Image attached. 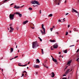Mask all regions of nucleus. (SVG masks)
<instances>
[{
  "label": "nucleus",
  "mask_w": 79,
  "mask_h": 79,
  "mask_svg": "<svg viewBox=\"0 0 79 79\" xmlns=\"http://www.w3.org/2000/svg\"><path fill=\"white\" fill-rule=\"evenodd\" d=\"M39 44H38L37 41H36L33 42V48H37V47H39Z\"/></svg>",
  "instance_id": "1"
},
{
  "label": "nucleus",
  "mask_w": 79,
  "mask_h": 79,
  "mask_svg": "<svg viewBox=\"0 0 79 79\" xmlns=\"http://www.w3.org/2000/svg\"><path fill=\"white\" fill-rule=\"evenodd\" d=\"M41 26H42V28L44 32H43V31H42V30H40V31L41 33H42V34H45V28L44 27V25L43 24H42Z\"/></svg>",
  "instance_id": "2"
},
{
  "label": "nucleus",
  "mask_w": 79,
  "mask_h": 79,
  "mask_svg": "<svg viewBox=\"0 0 79 79\" xmlns=\"http://www.w3.org/2000/svg\"><path fill=\"white\" fill-rule=\"evenodd\" d=\"M31 3L33 5H35V4H37V5H40V4L39 3V2L37 1H36L35 0L34 1H33Z\"/></svg>",
  "instance_id": "3"
},
{
  "label": "nucleus",
  "mask_w": 79,
  "mask_h": 79,
  "mask_svg": "<svg viewBox=\"0 0 79 79\" xmlns=\"http://www.w3.org/2000/svg\"><path fill=\"white\" fill-rule=\"evenodd\" d=\"M15 13H14L13 15L12 14H10L9 18L10 19H11V20L13 19H14V16H15Z\"/></svg>",
  "instance_id": "4"
},
{
  "label": "nucleus",
  "mask_w": 79,
  "mask_h": 79,
  "mask_svg": "<svg viewBox=\"0 0 79 79\" xmlns=\"http://www.w3.org/2000/svg\"><path fill=\"white\" fill-rule=\"evenodd\" d=\"M53 48H58V45L56 44H55L53 46Z\"/></svg>",
  "instance_id": "5"
},
{
  "label": "nucleus",
  "mask_w": 79,
  "mask_h": 79,
  "mask_svg": "<svg viewBox=\"0 0 79 79\" xmlns=\"http://www.w3.org/2000/svg\"><path fill=\"white\" fill-rule=\"evenodd\" d=\"M15 15H18L19 17H21V16H22V14H20V13L18 12H16L15 13Z\"/></svg>",
  "instance_id": "6"
},
{
  "label": "nucleus",
  "mask_w": 79,
  "mask_h": 79,
  "mask_svg": "<svg viewBox=\"0 0 79 79\" xmlns=\"http://www.w3.org/2000/svg\"><path fill=\"white\" fill-rule=\"evenodd\" d=\"M10 32H13V31L14 30V29L11 27H10Z\"/></svg>",
  "instance_id": "7"
},
{
  "label": "nucleus",
  "mask_w": 79,
  "mask_h": 79,
  "mask_svg": "<svg viewBox=\"0 0 79 79\" xmlns=\"http://www.w3.org/2000/svg\"><path fill=\"white\" fill-rule=\"evenodd\" d=\"M34 68H39V65L34 64Z\"/></svg>",
  "instance_id": "8"
},
{
  "label": "nucleus",
  "mask_w": 79,
  "mask_h": 79,
  "mask_svg": "<svg viewBox=\"0 0 79 79\" xmlns=\"http://www.w3.org/2000/svg\"><path fill=\"white\" fill-rule=\"evenodd\" d=\"M14 8H16V9H19V8H20V7L18 6L15 5Z\"/></svg>",
  "instance_id": "9"
},
{
  "label": "nucleus",
  "mask_w": 79,
  "mask_h": 79,
  "mask_svg": "<svg viewBox=\"0 0 79 79\" xmlns=\"http://www.w3.org/2000/svg\"><path fill=\"white\" fill-rule=\"evenodd\" d=\"M70 70V69H68L66 70V72L65 73V74H68L69 72H70V71H69Z\"/></svg>",
  "instance_id": "10"
},
{
  "label": "nucleus",
  "mask_w": 79,
  "mask_h": 79,
  "mask_svg": "<svg viewBox=\"0 0 79 79\" xmlns=\"http://www.w3.org/2000/svg\"><path fill=\"white\" fill-rule=\"evenodd\" d=\"M72 11L73 13V11H74V12H75V13H78V12H77V10H75V9L73 8L72 9Z\"/></svg>",
  "instance_id": "11"
},
{
  "label": "nucleus",
  "mask_w": 79,
  "mask_h": 79,
  "mask_svg": "<svg viewBox=\"0 0 79 79\" xmlns=\"http://www.w3.org/2000/svg\"><path fill=\"white\" fill-rule=\"evenodd\" d=\"M52 61H54V62H55V63L57 62V60L54 59L53 58L52 59Z\"/></svg>",
  "instance_id": "12"
},
{
  "label": "nucleus",
  "mask_w": 79,
  "mask_h": 79,
  "mask_svg": "<svg viewBox=\"0 0 79 79\" xmlns=\"http://www.w3.org/2000/svg\"><path fill=\"white\" fill-rule=\"evenodd\" d=\"M36 63H40V61L39 60V59H37L36 60Z\"/></svg>",
  "instance_id": "13"
},
{
  "label": "nucleus",
  "mask_w": 79,
  "mask_h": 79,
  "mask_svg": "<svg viewBox=\"0 0 79 79\" xmlns=\"http://www.w3.org/2000/svg\"><path fill=\"white\" fill-rule=\"evenodd\" d=\"M52 76H51V77H53L55 76V73L54 72L52 73Z\"/></svg>",
  "instance_id": "14"
},
{
  "label": "nucleus",
  "mask_w": 79,
  "mask_h": 79,
  "mask_svg": "<svg viewBox=\"0 0 79 79\" xmlns=\"http://www.w3.org/2000/svg\"><path fill=\"white\" fill-rule=\"evenodd\" d=\"M28 22V21L27 20L25 21L23 23V24H26Z\"/></svg>",
  "instance_id": "15"
},
{
  "label": "nucleus",
  "mask_w": 79,
  "mask_h": 79,
  "mask_svg": "<svg viewBox=\"0 0 79 79\" xmlns=\"http://www.w3.org/2000/svg\"><path fill=\"white\" fill-rule=\"evenodd\" d=\"M71 60H69V61L68 62V64H69V65H70V64H71Z\"/></svg>",
  "instance_id": "16"
},
{
  "label": "nucleus",
  "mask_w": 79,
  "mask_h": 79,
  "mask_svg": "<svg viewBox=\"0 0 79 79\" xmlns=\"http://www.w3.org/2000/svg\"><path fill=\"white\" fill-rule=\"evenodd\" d=\"M50 42H55V40H50Z\"/></svg>",
  "instance_id": "17"
},
{
  "label": "nucleus",
  "mask_w": 79,
  "mask_h": 79,
  "mask_svg": "<svg viewBox=\"0 0 79 79\" xmlns=\"http://www.w3.org/2000/svg\"><path fill=\"white\" fill-rule=\"evenodd\" d=\"M67 50H65L63 51V52H64V53H67Z\"/></svg>",
  "instance_id": "18"
},
{
  "label": "nucleus",
  "mask_w": 79,
  "mask_h": 79,
  "mask_svg": "<svg viewBox=\"0 0 79 79\" xmlns=\"http://www.w3.org/2000/svg\"><path fill=\"white\" fill-rule=\"evenodd\" d=\"M27 65V64H26L23 65H19V66H26Z\"/></svg>",
  "instance_id": "19"
},
{
  "label": "nucleus",
  "mask_w": 79,
  "mask_h": 79,
  "mask_svg": "<svg viewBox=\"0 0 79 79\" xmlns=\"http://www.w3.org/2000/svg\"><path fill=\"white\" fill-rule=\"evenodd\" d=\"M13 48H10V52H13Z\"/></svg>",
  "instance_id": "20"
},
{
  "label": "nucleus",
  "mask_w": 79,
  "mask_h": 79,
  "mask_svg": "<svg viewBox=\"0 0 79 79\" xmlns=\"http://www.w3.org/2000/svg\"><path fill=\"white\" fill-rule=\"evenodd\" d=\"M41 51H42V53L43 55L44 54V50H43V49H42Z\"/></svg>",
  "instance_id": "21"
},
{
  "label": "nucleus",
  "mask_w": 79,
  "mask_h": 79,
  "mask_svg": "<svg viewBox=\"0 0 79 79\" xmlns=\"http://www.w3.org/2000/svg\"><path fill=\"white\" fill-rule=\"evenodd\" d=\"M53 16V15L52 14H50L49 15V16H50V17H52Z\"/></svg>",
  "instance_id": "22"
},
{
  "label": "nucleus",
  "mask_w": 79,
  "mask_h": 79,
  "mask_svg": "<svg viewBox=\"0 0 79 79\" xmlns=\"http://www.w3.org/2000/svg\"><path fill=\"white\" fill-rule=\"evenodd\" d=\"M38 39H39L40 40L41 42H42V39H41V38H40V37H38Z\"/></svg>",
  "instance_id": "23"
},
{
  "label": "nucleus",
  "mask_w": 79,
  "mask_h": 79,
  "mask_svg": "<svg viewBox=\"0 0 79 79\" xmlns=\"http://www.w3.org/2000/svg\"><path fill=\"white\" fill-rule=\"evenodd\" d=\"M29 10H32V8L31 7H29Z\"/></svg>",
  "instance_id": "24"
},
{
  "label": "nucleus",
  "mask_w": 79,
  "mask_h": 79,
  "mask_svg": "<svg viewBox=\"0 0 79 79\" xmlns=\"http://www.w3.org/2000/svg\"><path fill=\"white\" fill-rule=\"evenodd\" d=\"M53 28H50V30L51 31H52V30H53Z\"/></svg>",
  "instance_id": "25"
},
{
  "label": "nucleus",
  "mask_w": 79,
  "mask_h": 79,
  "mask_svg": "<svg viewBox=\"0 0 79 79\" xmlns=\"http://www.w3.org/2000/svg\"><path fill=\"white\" fill-rule=\"evenodd\" d=\"M66 33L65 34L66 35H68V32L67 31L66 32Z\"/></svg>",
  "instance_id": "26"
},
{
  "label": "nucleus",
  "mask_w": 79,
  "mask_h": 79,
  "mask_svg": "<svg viewBox=\"0 0 79 79\" xmlns=\"http://www.w3.org/2000/svg\"><path fill=\"white\" fill-rule=\"evenodd\" d=\"M18 56H15V57H14V59H15V58H18Z\"/></svg>",
  "instance_id": "27"
},
{
  "label": "nucleus",
  "mask_w": 79,
  "mask_h": 79,
  "mask_svg": "<svg viewBox=\"0 0 79 79\" xmlns=\"http://www.w3.org/2000/svg\"><path fill=\"white\" fill-rule=\"evenodd\" d=\"M56 5H60V3H59V2H58L57 4V3H56Z\"/></svg>",
  "instance_id": "28"
},
{
  "label": "nucleus",
  "mask_w": 79,
  "mask_h": 79,
  "mask_svg": "<svg viewBox=\"0 0 79 79\" xmlns=\"http://www.w3.org/2000/svg\"><path fill=\"white\" fill-rule=\"evenodd\" d=\"M51 50H53V48L52 47H51Z\"/></svg>",
  "instance_id": "29"
},
{
  "label": "nucleus",
  "mask_w": 79,
  "mask_h": 79,
  "mask_svg": "<svg viewBox=\"0 0 79 79\" xmlns=\"http://www.w3.org/2000/svg\"><path fill=\"white\" fill-rule=\"evenodd\" d=\"M22 76L21 77H23V76H24V74L23 73V74H22Z\"/></svg>",
  "instance_id": "30"
},
{
  "label": "nucleus",
  "mask_w": 79,
  "mask_h": 79,
  "mask_svg": "<svg viewBox=\"0 0 79 79\" xmlns=\"http://www.w3.org/2000/svg\"><path fill=\"white\" fill-rule=\"evenodd\" d=\"M77 13V16L78 17H79V13H78H78Z\"/></svg>",
  "instance_id": "31"
},
{
  "label": "nucleus",
  "mask_w": 79,
  "mask_h": 79,
  "mask_svg": "<svg viewBox=\"0 0 79 79\" xmlns=\"http://www.w3.org/2000/svg\"><path fill=\"white\" fill-rule=\"evenodd\" d=\"M47 60H46L44 62V63H47Z\"/></svg>",
  "instance_id": "32"
},
{
  "label": "nucleus",
  "mask_w": 79,
  "mask_h": 79,
  "mask_svg": "<svg viewBox=\"0 0 79 79\" xmlns=\"http://www.w3.org/2000/svg\"><path fill=\"white\" fill-rule=\"evenodd\" d=\"M58 2H59V3H60L61 2V0H58Z\"/></svg>",
  "instance_id": "33"
},
{
  "label": "nucleus",
  "mask_w": 79,
  "mask_h": 79,
  "mask_svg": "<svg viewBox=\"0 0 79 79\" xmlns=\"http://www.w3.org/2000/svg\"><path fill=\"white\" fill-rule=\"evenodd\" d=\"M13 59H14V58H12L10 59V60H13Z\"/></svg>",
  "instance_id": "34"
},
{
  "label": "nucleus",
  "mask_w": 79,
  "mask_h": 79,
  "mask_svg": "<svg viewBox=\"0 0 79 79\" xmlns=\"http://www.w3.org/2000/svg\"><path fill=\"white\" fill-rule=\"evenodd\" d=\"M79 59V58H77V61H79V60H78Z\"/></svg>",
  "instance_id": "35"
},
{
  "label": "nucleus",
  "mask_w": 79,
  "mask_h": 79,
  "mask_svg": "<svg viewBox=\"0 0 79 79\" xmlns=\"http://www.w3.org/2000/svg\"><path fill=\"white\" fill-rule=\"evenodd\" d=\"M40 14H41V10H40Z\"/></svg>",
  "instance_id": "36"
},
{
  "label": "nucleus",
  "mask_w": 79,
  "mask_h": 79,
  "mask_svg": "<svg viewBox=\"0 0 79 79\" xmlns=\"http://www.w3.org/2000/svg\"><path fill=\"white\" fill-rule=\"evenodd\" d=\"M67 79V78L64 77V78H63L62 79Z\"/></svg>",
  "instance_id": "37"
},
{
  "label": "nucleus",
  "mask_w": 79,
  "mask_h": 79,
  "mask_svg": "<svg viewBox=\"0 0 79 79\" xmlns=\"http://www.w3.org/2000/svg\"><path fill=\"white\" fill-rule=\"evenodd\" d=\"M79 51V49H78L77 51V53Z\"/></svg>",
  "instance_id": "38"
},
{
  "label": "nucleus",
  "mask_w": 79,
  "mask_h": 79,
  "mask_svg": "<svg viewBox=\"0 0 79 79\" xmlns=\"http://www.w3.org/2000/svg\"><path fill=\"white\" fill-rule=\"evenodd\" d=\"M14 5V3H12L11 4H10V6H12V5Z\"/></svg>",
  "instance_id": "39"
},
{
  "label": "nucleus",
  "mask_w": 79,
  "mask_h": 79,
  "mask_svg": "<svg viewBox=\"0 0 79 79\" xmlns=\"http://www.w3.org/2000/svg\"><path fill=\"white\" fill-rule=\"evenodd\" d=\"M69 13H67L66 14V15H69Z\"/></svg>",
  "instance_id": "40"
},
{
  "label": "nucleus",
  "mask_w": 79,
  "mask_h": 79,
  "mask_svg": "<svg viewBox=\"0 0 79 79\" xmlns=\"http://www.w3.org/2000/svg\"><path fill=\"white\" fill-rule=\"evenodd\" d=\"M33 6H34V7H35V6H37V5H36V6H34V5H33Z\"/></svg>",
  "instance_id": "41"
},
{
  "label": "nucleus",
  "mask_w": 79,
  "mask_h": 79,
  "mask_svg": "<svg viewBox=\"0 0 79 79\" xmlns=\"http://www.w3.org/2000/svg\"><path fill=\"white\" fill-rule=\"evenodd\" d=\"M68 68V66H67L66 68H65V69H66V68Z\"/></svg>",
  "instance_id": "42"
},
{
  "label": "nucleus",
  "mask_w": 79,
  "mask_h": 79,
  "mask_svg": "<svg viewBox=\"0 0 79 79\" xmlns=\"http://www.w3.org/2000/svg\"><path fill=\"white\" fill-rule=\"evenodd\" d=\"M31 28H32L33 29H34L35 28L34 27H31Z\"/></svg>",
  "instance_id": "43"
},
{
  "label": "nucleus",
  "mask_w": 79,
  "mask_h": 79,
  "mask_svg": "<svg viewBox=\"0 0 79 79\" xmlns=\"http://www.w3.org/2000/svg\"><path fill=\"white\" fill-rule=\"evenodd\" d=\"M59 22H61V20L59 19Z\"/></svg>",
  "instance_id": "44"
},
{
  "label": "nucleus",
  "mask_w": 79,
  "mask_h": 79,
  "mask_svg": "<svg viewBox=\"0 0 79 79\" xmlns=\"http://www.w3.org/2000/svg\"><path fill=\"white\" fill-rule=\"evenodd\" d=\"M66 75L65 74H64L63 75V76H66Z\"/></svg>",
  "instance_id": "45"
},
{
  "label": "nucleus",
  "mask_w": 79,
  "mask_h": 79,
  "mask_svg": "<svg viewBox=\"0 0 79 79\" xmlns=\"http://www.w3.org/2000/svg\"><path fill=\"white\" fill-rule=\"evenodd\" d=\"M68 28L69 27V25H68Z\"/></svg>",
  "instance_id": "46"
},
{
  "label": "nucleus",
  "mask_w": 79,
  "mask_h": 79,
  "mask_svg": "<svg viewBox=\"0 0 79 79\" xmlns=\"http://www.w3.org/2000/svg\"><path fill=\"white\" fill-rule=\"evenodd\" d=\"M73 46H74V45H72V46H70V47H73Z\"/></svg>",
  "instance_id": "47"
},
{
  "label": "nucleus",
  "mask_w": 79,
  "mask_h": 79,
  "mask_svg": "<svg viewBox=\"0 0 79 79\" xmlns=\"http://www.w3.org/2000/svg\"><path fill=\"white\" fill-rule=\"evenodd\" d=\"M38 74V73L36 72L35 73V74Z\"/></svg>",
  "instance_id": "48"
},
{
  "label": "nucleus",
  "mask_w": 79,
  "mask_h": 79,
  "mask_svg": "<svg viewBox=\"0 0 79 79\" xmlns=\"http://www.w3.org/2000/svg\"><path fill=\"white\" fill-rule=\"evenodd\" d=\"M24 6V5H23V6H21V8H22V7H23Z\"/></svg>",
  "instance_id": "49"
},
{
  "label": "nucleus",
  "mask_w": 79,
  "mask_h": 79,
  "mask_svg": "<svg viewBox=\"0 0 79 79\" xmlns=\"http://www.w3.org/2000/svg\"><path fill=\"white\" fill-rule=\"evenodd\" d=\"M11 25H12V24H10V26H11Z\"/></svg>",
  "instance_id": "50"
},
{
  "label": "nucleus",
  "mask_w": 79,
  "mask_h": 79,
  "mask_svg": "<svg viewBox=\"0 0 79 79\" xmlns=\"http://www.w3.org/2000/svg\"><path fill=\"white\" fill-rule=\"evenodd\" d=\"M56 34H57V35H58V32H56Z\"/></svg>",
  "instance_id": "51"
},
{
  "label": "nucleus",
  "mask_w": 79,
  "mask_h": 79,
  "mask_svg": "<svg viewBox=\"0 0 79 79\" xmlns=\"http://www.w3.org/2000/svg\"><path fill=\"white\" fill-rule=\"evenodd\" d=\"M7 29L8 30H10V28H8Z\"/></svg>",
  "instance_id": "52"
},
{
  "label": "nucleus",
  "mask_w": 79,
  "mask_h": 79,
  "mask_svg": "<svg viewBox=\"0 0 79 79\" xmlns=\"http://www.w3.org/2000/svg\"><path fill=\"white\" fill-rule=\"evenodd\" d=\"M72 70H73V69H71V70L70 71V72H71V71H72Z\"/></svg>",
  "instance_id": "53"
},
{
  "label": "nucleus",
  "mask_w": 79,
  "mask_h": 79,
  "mask_svg": "<svg viewBox=\"0 0 79 79\" xmlns=\"http://www.w3.org/2000/svg\"><path fill=\"white\" fill-rule=\"evenodd\" d=\"M2 72H3V69H2Z\"/></svg>",
  "instance_id": "54"
},
{
  "label": "nucleus",
  "mask_w": 79,
  "mask_h": 79,
  "mask_svg": "<svg viewBox=\"0 0 79 79\" xmlns=\"http://www.w3.org/2000/svg\"><path fill=\"white\" fill-rule=\"evenodd\" d=\"M46 68H48V67H47V66H46Z\"/></svg>",
  "instance_id": "55"
},
{
  "label": "nucleus",
  "mask_w": 79,
  "mask_h": 79,
  "mask_svg": "<svg viewBox=\"0 0 79 79\" xmlns=\"http://www.w3.org/2000/svg\"><path fill=\"white\" fill-rule=\"evenodd\" d=\"M51 57H52V58H53V56H51Z\"/></svg>",
  "instance_id": "56"
},
{
  "label": "nucleus",
  "mask_w": 79,
  "mask_h": 79,
  "mask_svg": "<svg viewBox=\"0 0 79 79\" xmlns=\"http://www.w3.org/2000/svg\"><path fill=\"white\" fill-rule=\"evenodd\" d=\"M30 63V62H28V63L27 64H29Z\"/></svg>",
  "instance_id": "57"
},
{
  "label": "nucleus",
  "mask_w": 79,
  "mask_h": 79,
  "mask_svg": "<svg viewBox=\"0 0 79 79\" xmlns=\"http://www.w3.org/2000/svg\"><path fill=\"white\" fill-rule=\"evenodd\" d=\"M60 53H61V52H59V54H60Z\"/></svg>",
  "instance_id": "58"
},
{
  "label": "nucleus",
  "mask_w": 79,
  "mask_h": 79,
  "mask_svg": "<svg viewBox=\"0 0 79 79\" xmlns=\"http://www.w3.org/2000/svg\"><path fill=\"white\" fill-rule=\"evenodd\" d=\"M19 64H21V63H19Z\"/></svg>",
  "instance_id": "59"
},
{
  "label": "nucleus",
  "mask_w": 79,
  "mask_h": 79,
  "mask_svg": "<svg viewBox=\"0 0 79 79\" xmlns=\"http://www.w3.org/2000/svg\"><path fill=\"white\" fill-rule=\"evenodd\" d=\"M27 69H29V67H27Z\"/></svg>",
  "instance_id": "60"
},
{
  "label": "nucleus",
  "mask_w": 79,
  "mask_h": 79,
  "mask_svg": "<svg viewBox=\"0 0 79 79\" xmlns=\"http://www.w3.org/2000/svg\"><path fill=\"white\" fill-rule=\"evenodd\" d=\"M69 32H70V33H71V31H70Z\"/></svg>",
  "instance_id": "61"
},
{
  "label": "nucleus",
  "mask_w": 79,
  "mask_h": 79,
  "mask_svg": "<svg viewBox=\"0 0 79 79\" xmlns=\"http://www.w3.org/2000/svg\"><path fill=\"white\" fill-rule=\"evenodd\" d=\"M26 71H24V73H26Z\"/></svg>",
  "instance_id": "62"
},
{
  "label": "nucleus",
  "mask_w": 79,
  "mask_h": 79,
  "mask_svg": "<svg viewBox=\"0 0 79 79\" xmlns=\"http://www.w3.org/2000/svg\"><path fill=\"white\" fill-rule=\"evenodd\" d=\"M18 52H19V50H18Z\"/></svg>",
  "instance_id": "63"
},
{
  "label": "nucleus",
  "mask_w": 79,
  "mask_h": 79,
  "mask_svg": "<svg viewBox=\"0 0 79 79\" xmlns=\"http://www.w3.org/2000/svg\"><path fill=\"white\" fill-rule=\"evenodd\" d=\"M17 47H18V46L17 45L16 46V48H17Z\"/></svg>",
  "instance_id": "64"
}]
</instances>
